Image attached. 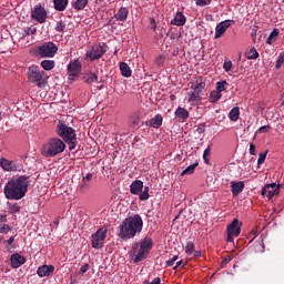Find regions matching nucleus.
Instances as JSON below:
<instances>
[{
    "label": "nucleus",
    "instance_id": "nucleus-50",
    "mask_svg": "<svg viewBox=\"0 0 284 284\" xmlns=\"http://www.w3.org/2000/svg\"><path fill=\"white\" fill-rule=\"evenodd\" d=\"M165 61V58L163 55H159L156 59H155V64L156 65H163Z\"/></svg>",
    "mask_w": 284,
    "mask_h": 284
},
{
    "label": "nucleus",
    "instance_id": "nucleus-46",
    "mask_svg": "<svg viewBox=\"0 0 284 284\" xmlns=\"http://www.w3.org/2000/svg\"><path fill=\"white\" fill-rule=\"evenodd\" d=\"M176 261H179V255H175L171 260L166 261V267H172Z\"/></svg>",
    "mask_w": 284,
    "mask_h": 284
},
{
    "label": "nucleus",
    "instance_id": "nucleus-40",
    "mask_svg": "<svg viewBox=\"0 0 284 284\" xmlns=\"http://www.w3.org/2000/svg\"><path fill=\"white\" fill-rule=\"evenodd\" d=\"M265 159H267V151L258 154L257 165H263V163H265Z\"/></svg>",
    "mask_w": 284,
    "mask_h": 284
},
{
    "label": "nucleus",
    "instance_id": "nucleus-55",
    "mask_svg": "<svg viewBox=\"0 0 284 284\" xmlns=\"http://www.w3.org/2000/svg\"><path fill=\"white\" fill-rule=\"evenodd\" d=\"M145 284H161V277H155L152 282H146Z\"/></svg>",
    "mask_w": 284,
    "mask_h": 284
},
{
    "label": "nucleus",
    "instance_id": "nucleus-43",
    "mask_svg": "<svg viewBox=\"0 0 284 284\" xmlns=\"http://www.w3.org/2000/svg\"><path fill=\"white\" fill-rule=\"evenodd\" d=\"M63 30H65V22H63V20H60L57 22L55 32H63Z\"/></svg>",
    "mask_w": 284,
    "mask_h": 284
},
{
    "label": "nucleus",
    "instance_id": "nucleus-31",
    "mask_svg": "<svg viewBox=\"0 0 284 284\" xmlns=\"http://www.w3.org/2000/svg\"><path fill=\"white\" fill-rule=\"evenodd\" d=\"M199 168V162H195L189 165L185 170L182 171L181 176H185V174H194V171Z\"/></svg>",
    "mask_w": 284,
    "mask_h": 284
},
{
    "label": "nucleus",
    "instance_id": "nucleus-63",
    "mask_svg": "<svg viewBox=\"0 0 284 284\" xmlns=\"http://www.w3.org/2000/svg\"><path fill=\"white\" fill-rule=\"evenodd\" d=\"M199 132H205V128H203V126L200 128V129H199Z\"/></svg>",
    "mask_w": 284,
    "mask_h": 284
},
{
    "label": "nucleus",
    "instance_id": "nucleus-18",
    "mask_svg": "<svg viewBox=\"0 0 284 284\" xmlns=\"http://www.w3.org/2000/svg\"><path fill=\"white\" fill-rule=\"evenodd\" d=\"M130 192L131 194L139 196V194L143 192V181L141 180L133 181L130 185Z\"/></svg>",
    "mask_w": 284,
    "mask_h": 284
},
{
    "label": "nucleus",
    "instance_id": "nucleus-25",
    "mask_svg": "<svg viewBox=\"0 0 284 284\" xmlns=\"http://www.w3.org/2000/svg\"><path fill=\"white\" fill-rule=\"evenodd\" d=\"M120 71L122 77H125L126 79L132 77V69H130V65H128L125 62H120Z\"/></svg>",
    "mask_w": 284,
    "mask_h": 284
},
{
    "label": "nucleus",
    "instance_id": "nucleus-10",
    "mask_svg": "<svg viewBox=\"0 0 284 284\" xmlns=\"http://www.w3.org/2000/svg\"><path fill=\"white\" fill-rule=\"evenodd\" d=\"M108 237V230L101 227L91 235V246L93 250H101L105 245V239Z\"/></svg>",
    "mask_w": 284,
    "mask_h": 284
},
{
    "label": "nucleus",
    "instance_id": "nucleus-16",
    "mask_svg": "<svg viewBox=\"0 0 284 284\" xmlns=\"http://www.w3.org/2000/svg\"><path fill=\"white\" fill-rule=\"evenodd\" d=\"M11 266L17 270L18 267H21L23 263H26V257L21 256L19 253H14L10 257Z\"/></svg>",
    "mask_w": 284,
    "mask_h": 284
},
{
    "label": "nucleus",
    "instance_id": "nucleus-49",
    "mask_svg": "<svg viewBox=\"0 0 284 284\" xmlns=\"http://www.w3.org/2000/svg\"><path fill=\"white\" fill-rule=\"evenodd\" d=\"M251 156H255L256 155V145H254V143L250 144V150H248Z\"/></svg>",
    "mask_w": 284,
    "mask_h": 284
},
{
    "label": "nucleus",
    "instance_id": "nucleus-5",
    "mask_svg": "<svg viewBox=\"0 0 284 284\" xmlns=\"http://www.w3.org/2000/svg\"><path fill=\"white\" fill-rule=\"evenodd\" d=\"M27 77L29 83H33V85H37V88H40V90H43V88L48 85V80L50 79L45 71L41 70V68L34 64L28 68Z\"/></svg>",
    "mask_w": 284,
    "mask_h": 284
},
{
    "label": "nucleus",
    "instance_id": "nucleus-51",
    "mask_svg": "<svg viewBox=\"0 0 284 284\" xmlns=\"http://www.w3.org/2000/svg\"><path fill=\"white\" fill-rule=\"evenodd\" d=\"M223 68L225 72H230V70H232V61L224 62Z\"/></svg>",
    "mask_w": 284,
    "mask_h": 284
},
{
    "label": "nucleus",
    "instance_id": "nucleus-6",
    "mask_svg": "<svg viewBox=\"0 0 284 284\" xmlns=\"http://www.w3.org/2000/svg\"><path fill=\"white\" fill-rule=\"evenodd\" d=\"M150 250H152V239L144 237L142 241L136 243L132 250L133 263H141V261L150 254Z\"/></svg>",
    "mask_w": 284,
    "mask_h": 284
},
{
    "label": "nucleus",
    "instance_id": "nucleus-57",
    "mask_svg": "<svg viewBox=\"0 0 284 284\" xmlns=\"http://www.w3.org/2000/svg\"><path fill=\"white\" fill-rule=\"evenodd\" d=\"M268 187H271V186H267V184H266V185L262 189V191H261V195H262V196H265V194H267Z\"/></svg>",
    "mask_w": 284,
    "mask_h": 284
},
{
    "label": "nucleus",
    "instance_id": "nucleus-23",
    "mask_svg": "<svg viewBox=\"0 0 284 284\" xmlns=\"http://www.w3.org/2000/svg\"><path fill=\"white\" fill-rule=\"evenodd\" d=\"M130 14V11L125 7H121L114 18L116 21H128V16Z\"/></svg>",
    "mask_w": 284,
    "mask_h": 284
},
{
    "label": "nucleus",
    "instance_id": "nucleus-13",
    "mask_svg": "<svg viewBox=\"0 0 284 284\" xmlns=\"http://www.w3.org/2000/svg\"><path fill=\"white\" fill-rule=\"evenodd\" d=\"M31 17L39 23H45V19H48V12H45L43 7H36Z\"/></svg>",
    "mask_w": 284,
    "mask_h": 284
},
{
    "label": "nucleus",
    "instance_id": "nucleus-44",
    "mask_svg": "<svg viewBox=\"0 0 284 284\" xmlns=\"http://www.w3.org/2000/svg\"><path fill=\"white\" fill-rule=\"evenodd\" d=\"M138 195L140 201H148V199H150V193H146L145 191H141Z\"/></svg>",
    "mask_w": 284,
    "mask_h": 284
},
{
    "label": "nucleus",
    "instance_id": "nucleus-59",
    "mask_svg": "<svg viewBox=\"0 0 284 284\" xmlns=\"http://www.w3.org/2000/svg\"><path fill=\"white\" fill-rule=\"evenodd\" d=\"M193 256H194V258H199V256H201V252L200 251H194Z\"/></svg>",
    "mask_w": 284,
    "mask_h": 284
},
{
    "label": "nucleus",
    "instance_id": "nucleus-27",
    "mask_svg": "<svg viewBox=\"0 0 284 284\" xmlns=\"http://www.w3.org/2000/svg\"><path fill=\"white\" fill-rule=\"evenodd\" d=\"M84 81L89 85H92V83H99V75H97L94 72H90L84 77Z\"/></svg>",
    "mask_w": 284,
    "mask_h": 284
},
{
    "label": "nucleus",
    "instance_id": "nucleus-2",
    "mask_svg": "<svg viewBox=\"0 0 284 284\" xmlns=\"http://www.w3.org/2000/svg\"><path fill=\"white\" fill-rule=\"evenodd\" d=\"M119 230V239L123 241L134 239L136 234L143 231V219L139 214L131 215L120 224Z\"/></svg>",
    "mask_w": 284,
    "mask_h": 284
},
{
    "label": "nucleus",
    "instance_id": "nucleus-52",
    "mask_svg": "<svg viewBox=\"0 0 284 284\" xmlns=\"http://www.w3.org/2000/svg\"><path fill=\"white\" fill-rule=\"evenodd\" d=\"M185 261L181 260L179 262H176V265L173 267V270H176L179 267H185Z\"/></svg>",
    "mask_w": 284,
    "mask_h": 284
},
{
    "label": "nucleus",
    "instance_id": "nucleus-12",
    "mask_svg": "<svg viewBox=\"0 0 284 284\" xmlns=\"http://www.w3.org/2000/svg\"><path fill=\"white\" fill-rule=\"evenodd\" d=\"M241 234V223L239 219H234L231 224L227 225V243H234V236Z\"/></svg>",
    "mask_w": 284,
    "mask_h": 284
},
{
    "label": "nucleus",
    "instance_id": "nucleus-29",
    "mask_svg": "<svg viewBox=\"0 0 284 284\" xmlns=\"http://www.w3.org/2000/svg\"><path fill=\"white\" fill-rule=\"evenodd\" d=\"M41 68L43 70H47V71H50V70H54V61L53 60H43L41 63H40Z\"/></svg>",
    "mask_w": 284,
    "mask_h": 284
},
{
    "label": "nucleus",
    "instance_id": "nucleus-35",
    "mask_svg": "<svg viewBox=\"0 0 284 284\" xmlns=\"http://www.w3.org/2000/svg\"><path fill=\"white\" fill-rule=\"evenodd\" d=\"M8 207L11 214H17L21 210V206L17 202L8 203Z\"/></svg>",
    "mask_w": 284,
    "mask_h": 284
},
{
    "label": "nucleus",
    "instance_id": "nucleus-3",
    "mask_svg": "<svg viewBox=\"0 0 284 284\" xmlns=\"http://www.w3.org/2000/svg\"><path fill=\"white\" fill-rule=\"evenodd\" d=\"M65 152V142L60 138L49 139L41 149V154L45 159H52L61 153Z\"/></svg>",
    "mask_w": 284,
    "mask_h": 284
},
{
    "label": "nucleus",
    "instance_id": "nucleus-20",
    "mask_svg": "<svg viewBox=\"0 0 284 284\" xmlns=\"http://www.w3.org/2000/svg\"><path fill=\"white\" fill-rule=\"evenodd\" d=\"M243 190H245V182H231V191L233 196H239Z\"/></svg>",
    "mask_w": 284,
    "mask_h": 284
},
{
    "label": "nucleus",
    "instance_id": "nucleus-4",
    "mask_svg": "<svg viewBox=\"0 0 284 284\" xmlns=\"http://www.w3.org/2000/svg\"><path fill=\"white\" fill-rule=\"evenodd\" d=\"M55 134L62 139L64 143L69 144V150L72 151L77 148V130L69 126L63 121H59L55 129Z\"/></svg>",
    "mask_w": 284,
    "mask_h": 284
},
{
    "label": "nucleus",
    "instance_id": "nucleus-42",
    "mask_svg": "<svg viewBox=\"0 0 284 284\" xmlns=\"http://www.w3.org/2000/svg\"><path fill=\"white\" fill-rule=\"evenodd\" d=\"M210 154H211V149L210 148L205 149L203 152V159L206 165H210Z\"/></svg>",
    "mask_w": 284,
    "mask_h": 284
},
{
    "label": "nucleus",
    "instance_id": "nucleus-53",
    "mask_svg": "<svg viewBox=\"0 0 284 284\" xmlns=\"http://www.w3.org/2000/svg\"><path fill=\"white\" fill-rule=\"evenodd\" d=\"M90 270V264H84L83 266L80 267L81 274H85Z\"/></svg>",
    "mask_w": 284,
    "mask_h": 284
},
{
    "label": "nucleus",
    "instance_id": "nucleus-54",
    "mask_svg": "<svg viewBox=\"0 0 284 284\" xmlns=\"http://www.w3.org/2000/svg\"><path fill=\"white\" fill-rule=\"evenodd\" d=\"M94 175L92 174V173H88L83 179H82V181H83V183H85L87 181H92V178H93Z\"/></svg>",
    "mask_w": 284,
    "mask_h": 284
},
{
    "label": "nucleus",
    "instance_id": "nucleus-56",
    "mask_svg": "<svg viewBox=\"0 0 284 284\" xmlns=\"http://www.w3.org/2000/svg\"><path fill=\"white\" fill-rule=\"evenodd\" d=\"M150 23L152 26V30H156V20L154 18L150 19Z\"/></svg>",
    "mask_w": 284,
    "mask_h": 284
},
{
    "label": "nucleus",
    "instance_id": "nucleus-26",
    "mask_svg": "<svg viewBox=\"0 0 284 284\" xmlns=\"http://www.w3.org/2000/svg\"><path fill=\"white\" fill-rule=\"evenodd\" d=\"M53 4L58 12H63L68 8V0H53Z\"/></svg>",
    "mask_w": 284,
    "mask_h": 284
},
{
    "label": "nucleus",
    "instance_id": "nucleus-39",
    "mask_svg": "<svg viewBox=\"0 0 284 284\" xmlns=\"http://www.w3.org/2000/svg\"><path fill=\"white\" fill-rule=\"evenodd\" d=\"M225 85H227L226 81L217 82L215 91H217L220 94L221 92H225Z\"/></svg>",
    "mask_w": 284,
    "mask_h": 284
},
{
    "label": "nucleus",
    "instance_id": "nucleus-19",
    "mask_svg": "<svg viewBox=\"0 0 284 284\" xmlns=\"http://www.w3.org/2000/svg\"><path fill=\"white\" fill-rule=\"evenodd\" d=\"M186 21L187 18H185V14H183L181 11H178L174 18L171 20V26H178V28H181V26H183Z\"/></svg>",
    "mask_w": 284,
    "mask_h": 284
},
{
    "label": "nucleus",
    "instance_id": "nucleus-45",
    "mask_svg": "<svg viewBox=\"0 0 284 284\" xmlns=\"http://www.w3.org/2000/svg\"><path fill=\"white\" fill-rule=\"evenodd\" d=\"M212 3V0H196V6H201V8L205 6H210Z\"/></svg>",
    "mask_w": 284,
    "mask_h": 284
},
{
    "label": "nucleus",
    "instance_id": "nucleus-28",
    "mask_svg": "<svg viewBox=\"0 0 284 284\" xmlns=\"http://www.w3.org/2000/svg\"><path fill=\"white\" fill-rule=\"evenodd\" d=\"M141 124V113H134L130 119L131 128H139Z\"/></svg>",
    "mask_w": 284,
    "mask_h": 284
},
{
    "label": "nucleus",
    "instance_id": "nucleus-22",
    "mask_svg": "<svg viewBox=\"0 0 284 284\" xmlns=\"http://www.w3.org/2000/svg\"><path fill=\"white\" fill-rule=\"evenodd\" d=\"M150 128H161L163 125V115L156 114L154 118L146 122Z\"/></svg>",
    "mask_w": 284,
    "mask_h": 284
},
{
    "label": "nucleus",
    "instance_id": "nucleus-38",
    "mask_svg": "<svg viewBox=\"0 0 284 284\" xmlns=\"http://www.w3.org/2000/svg\"><path fill=\"white\" fill-rule=\"evenodd\" d=\"M185 254H187V256H192V254H194V243L192 242L186 243Z\"/></svg>",
    "mask_w": 284,
    "mask_h": 284
},
{
    "label": "nucleus",
    "instance_id": "nucleus-47",
    "mask_svg": "<svg viewBox=\"0 0 284 284\" xmlns=\"http://www.w3.org/2000/svg\"><path fill=\"white\" fill-rule=\"evenodd\" d=\"M14 236H11V237H9V240L7 241V246H6V248L7 250H10V248H12V247H14Z\"/></svg>",
    "mask_w": 284,
    "mask_h": 284
},
{
    "label": "nucleus",
    "instance_id": "nucleus-33",
    "mask_svg": "<svg viewBox=\"0 0 284 284\" xmlns=\"http://www.w3.org/2000/svg\"><path fill=\"white\" fill-rule=\"evenodd\" d=\"M89 0H75L73 3L74 10H83L88 6Z\"/></svg>",
    "mask_w": 284,
    "mask_h": 284
},
{
    "label": "nucleus",
    "instance_id": "nucleus-34",
    "mask_svg": "<svg viewBox=\"0 0 284 284\" xmlns=\"http://www.w3.org/2000/svg\"><path fill=\"white\" fill-rule=\"evenodd\" d=\"M246 58H247L248 60L258 59V51H256V48H251V49L246 52Z\"/></svg>",
    "mask_w": 284,
    "mask_h": 284
},
{
    "label": "nucleus",
    "instance_id": "nucleus-37",
    "mask_svg": "<svg viewBox=\"0 0 284 284\" xmlns=\"http://www.w3.org/2000/svg\"><path fill=\"white\" fill-rule=\"evenodd\" d=\"M283 63H284V51L281 52L277 57L276 64H275L276 70H280V68L283 67Z\"/></svg>",
    "mask_w": 284,
    "mask_h": 284
},
{
    "label": "nucleus",
    "instance_id": "nucleus-64",
    "mask_svg": "<svg viewBox=\"0 0 284 284\" xmlns=\"http://www.w3.org/2000/svg\"><path fill=\"white\" fill-rule=\"evenodd\" d=\"M1 119H2V118H1V113H0V121H1Z\"/></svg>",
    "mask_w": 284,
    "mask_h": 284
},
{
    "label": "nucleus",
    "instance_id": "nucleus-17",
    "mask_svg": "<svg viewBox=\"0 0 284 284\" xmlns=\"http://www.w3.org/2000/svg\"><path fill=\"white\" fill-rule=\"evenodd\" d=\"M37 274L40 278H44L45 276L54 274V267L52 265H42L38 268Z\"/></svg>",
    "mask_w": 284,
    "mask_h": 284
},
{
    "label": "nucleus",
    "instance_id": "nucleus-1",
    "mask_svg": "<svg viewBox=\"0 0 284 284\" xmlns=\"http://www.w3.org/2000/svg\"><path fill=\"white\" fill-rule=\"evenodd\" d=\"M30 187V176L20 175L10 179L4 185V196L8 201H21Z\"/></svg>",
    "mask_w": 284,
    "mask_h": 284
},
{
    "label": "nucleus",
    "instance_id": "nucleus-14",
    "mask_svg": "<svg viewBox=\"0 0 284 284\" xmlns=\"http://www.w3.org/2000/svg\"><path fill=\"white\" fill-rule=\"evenodd\" d=\"M231 20H225L220 22L216 27H215V39H221V37H223V34H225V32H227V29L231 28ZM232 23H234V21L232 20Z\"/></svg>",
    "mask_w": 284,
    "mask_h": 284
},
{
    "label": "nucleus",
    "instance_id": "nucleus-60",
    "mask_svg": "<svg viewBox=\"0 0 284 284\" xmlns=\"http://www.w3.org/2000/svg\"><path fill=\"white\" fill-rule=\"evenodd\" d=\"M28 34H34V32H37V29L32 28V29H28Z\"/></svg>",
    "mask_w": 284,
    "mask_h": 284
},
{
    "label": "nucleus",
    "instance_id": "nucleus-30",
    "mask_svg": "<svg viewBox=\"0 0 284 284\" xmlns=\"http://www.w3.org/2000/svg\"><path fill=\"white\" fill-rule=\"evenodd\" d=\"M221 97H223L222 93H220L216 90L211 91L210 93V102L211 103H217L221 100Z\"/></svg>",
    "mask_w": 284,
    "mask_h": 284
},
{
    "label": "nucleus",
    "instance_id": "nucleus-15",
    "mask_svg": "<svg viewBox=\"0 0 284 284\" xmlns=\"http://www.w3.org/2000/svg\"><path fill=\"white\" fill-rule=\"evenodd\" d=\"M69 77H79L81 72V61L71 60L68 64Z\"/></svg>",
    "mask_w": 284,
    "mask_h": 284
},
{
    "label": "nucleus",
    "instance_id": "nucleus-9",
    "mask_svg": "<svg viewBox=\"0 0 284 284\" xmlns=\"http://www.w3.org/2000/svg\"><path fill=\"white\" fill-rule=\"evenodd\" d=\"M108 52V45L105 44H93L91 50L87 51L85 59L88 61H99L103 54Z\"/></svg>",
    "mask_w": 284,
    "mask_h": 284
},
{
    "label": "nucleus",
    "instance_id": "nucleus-48",
    "mask_svg": "<svg viewBox=\"0 0 284 284\" xmlns=\"http://www.w3.org/2000/svg\"><path fill=\"white\" fill-rule=\"evenodd\" d=\"M8 232H10V226L7 224H3L0 226V233L1 234H8Z\"/></svg>",
    "mask_w": 284,
    "mask_h": 284
},
{
    "label": "nucleus",
    "instance_id": "nucleus-36",
    "mask_svg": "<svg viewBox=\"0 0 284 284\" xmlns=\"http://www.w3.org/2000/svg\"><path fill=\"white\" fill-rule=\"evenodd\" d=\"M276 37H278V30L274 29L271 34L268 36L266 43H268V45H272V43H274V41H276Z\"/></svg>",
    "mask_w": 284,
    "mask_h": 284
},
{
    "label": "nucleus",
    "instance_id": "nucleus-41",
    "mask_svg": "<svg viewBox=\"0 0 284 284\" xmlns=\"http://www.w3.org/2000/svg\"><path fill=\"white\" fill-rule=\"evenodd\" d=\"M270 130H272L271 125H263L255 132V134H265L270 132Z\"/></svg>",
    "mask_w": 284,
    "mask_h": 284
},
{
    "label": "nucleus",
    "instance_id": "nucleus-7",
    "mask_svg": "<svg viewBox=\"0 0 284 284\" xmlns=\"http://www.w3.org/2000/svg\"><path fill=\"white\" fill-rule=\"evenodd\" d=\"M191 92L187 93V102L191 105H199L203 101V90H205V82L203 78H197L191 85Z\"/></svg>",
    "mask_w": 284,
    "mask_h": 284
},
{
    "label": "nucleus",
    "instance_id": "nucleus-62",
    "mask_svg": "<svg viewBox=\"0 0 284 284\" xmlns=\"http://www.w3.org/2000/svg\"><path fill=\"white\" fill-rule=\"evenodd\" d=\"M231 261H232V258L229 257V258H225V260H224V263H229V262H231Z\"/></svg>",
    "mask_w": 284,
    "mask_h": 284
},
{
    "label": "nucleus",
    "instance_id": "nucleus-58",
    "mask_svg": "<svg viewBox=\"0 0 284 284\" xmlns=\"http://www.w3.org/2000/svg\"><path fill=\"white\" fill-rule=\"evenodd\" d=\"M6 221H8V215L0 214V223H6Z\"/></svg>",
    "mask_w": 284,
    "mask_h": 284
},
{
    "label": "nucleus",
    "instance_id": "nucleus-11",
    "mask_svg": "<svg viewBox=\"0 0 284 284\" xmlns=\"http://www.w3.org/2000/svg\"><path fill=\"white\" fill-rule=\"evenodd\" d=\"M0 168L3 172H21L23 170V165L19 161L6 158H0Z\"/></svg>",
    "mask_w": 284,
    "mask_h": 284
},
{
    "label": "nucleus",
    "instance_id": "nucleus-21",
    "mask_svg": "<svg viewBox=\"0 0 284 284\" xmlns=\"http://www.w3.org/2000/svg\"><path fill=\"white\" fill-rule=\"evenodd\" d=\"M267 186H270L267 189V199H274V196L281 192V184L276 185V183H271L267 184Z\"/></svg>",
    "mask_w": 284,
    "mask_h": 284
},
{
    "label": "nucleus",
    "instance_id": "nucleus-32",
    "mask_svg": "<svg viewBox=\"0 0 284 284\" xmlns=\"http://www.w3.org/2000/svg\"><path fill=\"white\" fill-rule=\"evenodd\" d=\"M241 115V110L235 106L233 108L230 113H229V118L232 120V121H239V116Z\"/></svg>",
    "mask_w": 284,
    "mask_h": 284
},
{
    "label": "nucleus",
    "instance_id": "nucleus-24",
    "mask_svg": "<svg viewBox=\"0 0 284 284\" xmlns=\"http://www.w3.org/2000/svg\"><path fill=\"white\" fill-rule=\"evenodd\" d=\"M175 116H176V119H180V121H185V120L190 119V112L186 111L185 108L180 106L175 110Z\"/></svg>",
    "mask_w": 284,
    "mask_h": 284
},
{
    "label": "nucleus",
    "instance_id": "nucleus-61",
    "mask_svg": "<svg viewBox=\"0 0 284 284\" xmlns=\"http://www.w3.org/2000/svg\"><path fill=\"white\" fill-rule=\"evenodd\" d=\"M143 192H146V194H150V186H144Z\"/></svg>",
    "mask_w": 284,
    "mask_h": 284
},
{
    "label": "nucleus",
    "instance_id": "nucleus-8",
    "mask_svg": "<svg viewBox=\"0 0 284 284\" xmlns=\"http://www.w3.org/2000/svg\"><path fill=\"white\" fill-rule=\"evenodd\" d=\"M34 52L40 59H54L57 52H59V47L54 42H44L36 47Z\"/></svg>",
    "mask_w": 284,
    "mask_h": 284
}]
</instances>
